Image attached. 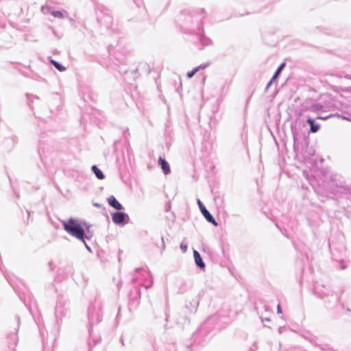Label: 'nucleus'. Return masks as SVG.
I'll list each match as a JSON object with an SVG mask.
<instances>
[{
	"label": "nucleus",
	"instance_id": "obj_1",
	"mask_svg": "<svg viewBox=\"0 0 351 351\" xmlns=\"http://www.w3.org/2000/svg\"><path fill=\"white\" fill-rule=\"evenodd\" d=\"M62 224L64 230L70 235L84 242V239H88L85 235V231L82 224L77 219L70 218L67 221H62Z\"/></svg>",
	"mask_w": 351,
	"mask_h": 351
},
{
	"label": "nucleus",
	"instance_id": "obj_2",
	"mask_svg": "<svg viewBox=\"0 0 351 351\" xmlns=\"http://www.w3.org/2000/svg\"><path fill=\"white\" fill-rule=\"evenodd\" d=\"M132 280L137 282L142 281V286L146 289L151 288L154 284L152 275L147 268H136Z\"/></svg>",
	"mask_w": 351,
	"mask_h": 351
},
{
	"label": "nucleus",
	"instance_id": "obj_3",
	"mask_svg": "<svg viewBox=\"0 0 351 351\" xmlns=\"http://www.w3.org/2000/svg\"><path fill=\"white\" fill-rule=\"evenodd\" d=\"M197 204L199 206V210L204 217L206 218V219L213 223L215 226H217V223L216 222L215 219L213 217V215L209 213V211L206 208L203 203L199 200L197 199Z\"/></svg>",
	"mask_w": 351,
	"mask_h": 351
},
{
	"label": "nucleus",
	"instance_id": "obj_4",
	"mask_svg": "<svg viewBox=\"0 0 351 351\" xmlns=\"http://www.w3.org/2000/svg\"><path fill=\"white\" fill-rule=\"evenodd\" d=\"M129 219V216L127 213L122 212H117L112 216V220L115 224H122L125 220Z\"/></svg>",
	"mask_w": 351,
	"mask_h": 351
},
{
	"label": "nucleus",
	"instance_id": "obj_5",
	"mask_svg": "<svg viewBox=\"0 0 351 351\" xmlns=\"http://www.w3.org/2000/svg\"><path fill=\"white\" fill-rule=\"evenodd\" d=\"M158 164L161 167V169L164 173V174L167 175L170 173V167L169 163L162 157H159L158 158Z\"/></svg>",
	"mask_w": 351,
	"mask_h": 351
},
{
	"label": "nucleus",
	"instance_id": "obj_6",
	"mask_svg": "<svg viewBox=\"0 0 351 351\" xmlns=\"http://www.w3.org/2000/svg\"><path fill=\"white\" fill-rule=\"evenodd\" d=\"M108 202L109 205L118 210H121L123 209V206L116 199L114 196H110L108 199Z\"/></svg>",
	"mask_w": 351,
	"mask_h": 351
},
{
	"label": "nucleus",
	"instance_id": "obj_7",
	"mask_svg": "<svg viewBox=\"0 0 351 351\" xmlns=\"http://www.w3.org/2000/svg\"><path fill=\"white\" fill-rule=\"evenodd\" d=\"M307 123L310 125V132L312 133H315L318 132L320 128V125L319 123H315L314 119L308 117L306 120Z\"/></svg>",
	"mask_w": 351,
	"mask_h": 351
},
{
	"label": "nucleus",
	"instance_id": "obj_8",
	"mask_svg": "<svg viewBox=\"0 0 351 351\" xmlns=\"http://www.w3.org/2000/svg\"><path fill=\"white\" fill-rule=\"evenodd\" d=\"M194 259L196 265L201 269H204L205 267V264L199 254V253L197 250L193 251Z\"/></svg>",
	"mask_w": 351,
	"mask_h": 351
},
{
	"label": "nucleus",
	"instance_id": "obj_9",
	"mask_svg": "<svg viewBox=\"0 0 351 351\" xmlns=\"http://www.w3.org/2000/svg\"><path fill=\"white\" fill-rule=\"evenodd\" d=\"M285 66V63H282L280 65V66L278 68L276 71L275 72L274 76L272 77L271 80L269 81V82L267 84V87L269 88L270 86L273 84V82L276 80V79L278 77V75L281 73L282 69Z\"/></svg>",
	"mask_w": 351,
	"mask_h": 351
},
{
	"label": "nucleus",
	"instance_id": "obj_10",
	"mask_svg": "<svg viewBox=\"0 0 351 351\" xmlns=\"http://www.w3.org/2000/svg\"><path fill=\"white\" fill-rule=\"evenodd\" d=\"M324 106L320 104H313L311 105L308 110L313 112H318L319 111L324 110Z\"/></svg>",
	"mask_w": 351,
	"mask_h": 351
},
{
	"label": "nucleus",
	"instance_id": "obj_11",
	"mask_svg": "<svg viewBox=\"0 0 351 351\" xmlns=\"http://www.w3.org/2000/svg\"><path fill=\"white\" fill-rule=\"evenodd\" d=\"M88 317L90 322L93 324L98 323L101 321V317L99 313H97V315L95 316L93 312L90 309L88 311Z\"/></svg>",
	"mask_w": 351,
	"mask_h": 351
},
{
	"label": "nucleus",
	"instance_id": "obj_12",
	"mask_svg": "<svg viewBox=\"0 0 351 351\" xmlns=\"http://www.w3.org/2000/svg\"><path fill=\"white\" fill-rule=\"evenodd\" d=\"M207 64H201L195 68H194L191 71L187 73V77L191 78L197 71H199L200 69H204L206 67H207Z\"/></svg>",
	"mask_w": 351,
	"mask_h": 351
},
{
	"label": "nucleus",
	"instance_id": "obj_13",
	"mask_svg": "<svg viewBox=\"0 0 351 351\" xmlns=\"http://www.w3.org/2000/svg\"><path fill=\"white\" fill-rule=\"evenodd\" d=\"M91 169L98 179L103 180L104 178V173L99 169L97 168V166L93 165Z\"/></svg>",
	"mask_w": 351,
	"mask_h": 351
},
{
	"label": "nucleus",
	"instance_id": "obj_14",
	"mask_svg": "<svg viewBox=\"0 0 351 351\" xmlns=\"http://www.w3.org/2000/svg\"><path fill=\"white\" fill-rule=\"evenodd\" d=\"M51 63L53 64V66L60 71H63L65 70V68L62 66L61 64H60L58 62L52 60Z\"/></svg>",
	"mask_w": 351,
	"mask_h": 351
},
{
	"label": "nucleus",
	"instance_id": "obj_15",
	"mask_svg": "<svg viewBox=\"0 0 351 351\" xmlns=\"http://www.w3.org/2000/svg\"><path fill=\"white\" fill-rule=\"evenodd\" d=\"M51 15L56 18H63V14L60 11H53Z\"/></svg>",
	"mask_w": 351,
	"mask_h": 351
},
{
	"label": "nucleus",
	"instance_id": "obj_16",
	"mask_svg": "<svg viewBox=\"0 0 351 351\" xmlns=\"http://www.w3.org/2000/svg\"><path fill=\"white\" fill-rule=\"evenodd\" d=\"M180 249L182 250V251L183 252H186V250H187V249H188V246H187V245H186V244H184V243H182L180 244Z\"/></svg>",
	"mask_w": 351,
	"mask_h": 351
},
{
	"label": "nucleus",
	"instance_id": "obj_17",
	"mask_svg": "<svg viewBox=\"0 0 351 351\" xmlns=\"http://www.w3.org/2000/svg\"><path fill=\"white\" fill-rule=\"evenodd\" d=\"M332 116V115H328V116H326V117H317V119L325 120V119H327L331 117Z\"/></svg>",
	"mask_w": 351,
	"mask_h": 351
},
{
	"label": "nucleus",
	"instance_id": "obj_18",
	"mask_svg": "<svg viewBox=\"0 0 351 351\" xmlns=\"http://www.w3.org/2000/svg\"><path fill=\"white\" fill-rule=\"evenodd\" d=\"M83 243H84V245H85L86 248L89 252H90V251H91L90 247L87 244H86V241H84V242H83Z\"/></svg>",
	"mask_w": 351,
	"mask_h": 351
},
{
	"label": "nucleus",
	"instance_id": "obj_19",
	"mask_svg": "<svg viewBox=\"0 0 351 351\" xmlns=\"http://www.w3.org/2000/svg\"><path fill=\"white\" fill-rule=\"evenodd\" d=\"M277 312H278V314L282 313L280 304H278V306H277Z\"/></svg>",
	"mask_w": 351,
	"mask_h": 351
},
{
	"label": "nucleus",
	"instance_id": "obj_20",
	"mask_svg": "<svg viewBox=\"0 0 351 351\" xmlns=\"http://www.w3.org/2000/svg\"><path fill=\"white\" fill-rule=\"evenodd\" d=\"M341 268L342 269H345L346 268V266L344 265V263H341Z\"/></svg>",
	"mask_w": 351,
	"mask_h": 351
},
{
	"label": "nucleus",
	"instance_id": "obj_21",
	"mask_svg": "<svg viewBox=\"0 0 351 351\" xmlns=\"http://www.w3.org/2000/svg\"><path fill=\"white\" fill-rule=\"evenodd\" d=\"M16 319H17V328H16V330L17 331L19 328V318L17 317Z\"/></svg>",
	"mask_w": 351,
	"mask_h": 351
},
{
	"label": "nucleus",
	"instance_id": "obj_22",
	"mask_svg": "<svg viewBox=\"0 0 351 351\" xmlns=\"http://www.w3.org/2000/svg\"><path fill=\"white\" fill-rule=\"evenodd\" d=\"M94 206H96V207H99L100 206V205L98 203H95Z\"/></svg>",
	"mask_w": 351,
	"mask_h": 351
},
{
	"label": "nucleus",
	"instance_id": "obj_23",
	"mask_svg": "<svg viewBox=\"0 0 351 351\" xmlns=\"http://www.w3.org/2000/svg\"><path fill=\"white\" fill-rule=\"evenodd\" d=\"M262 321L263 322V321H264V319H263ZM265 321H266V322H269V321H270V319H269V318H265Z\"/></svg>",
	"mask_w": 351,
	"mask_h": 351
},
{
	"label": "nucleus",
	"instance_id": "obj_24",
	"mask_svg": "<svg viewBox=\"0 0 351 351\" xmlns=\"http://www.w3.org/2000/svg\"><path fill=\"white\" fill-rule=\"evenodd\" d=\"M317 294H319V297H323V295H321V294H319V291H317Z\"/></svg>",
	"mask_w": 351,
	"mask_h": 351
},
{
	"label": "nucleus",
	"instance_id": "obj_25",
	"mask_svg": "<svg viewBox=\"0 0 351 351\" xmlns=\"http://www.w3.org/2000/svg\"><path fill=\"white\" fill-rule=\"evenodd\" d=\"M279 330V332H282V330H281V328H279V330Z\"/></svg>",
	"mask_w": 351,
	"mask_h": 351
}]
</instances>
